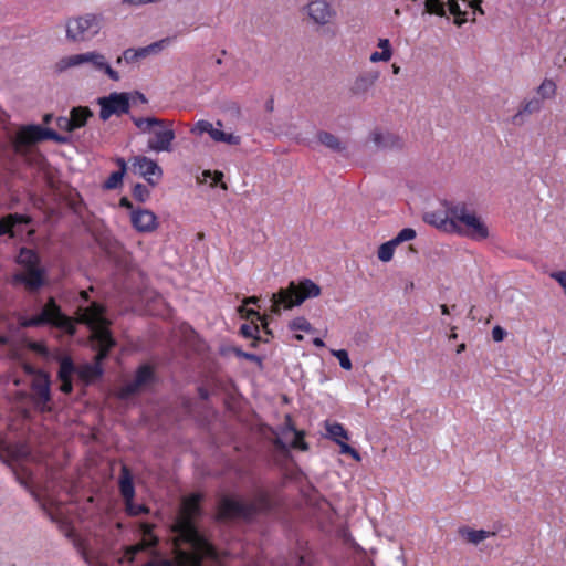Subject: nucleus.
Instances as JSON below:
<instances>
[{
    "label": "nucleus",
    "instance_id": "37998d69",
    "mask_svg": "<svg viewBox=\"0 0 566 566\" xmlns=\"http://www.w3.org/2000/svg\"><path fill=\"white\" fill-rule=\"evenodd\" d=\"M56 125L61 130L69 132V133L74 132L70 116L69 117H66V116L57 117Z\"/></svg>",
    "mask_w": 566,
    "mask_h": 566
},
{
    "label": "nucleus",
    "instance_id": "f3484780",
    "mask_svg": "<svg viewBox=\"0 0 566 566\" xmlns=\"http://www.w3.org/2000/svg\"><path fill=\"white\" fill-rule=\"evenodd\" d=\"M417 235L412 228L402 229L395 238L379 245L377 256L381 262L392 260L395 249L402 242L410 241Z\"/></svg>",
    "mask_w": 566,
    "mask_h": 566
},
{
    "label": "nucleus",
    "instance_id": "de8ad7c7",
    "mask_svg": "<svg viewBox=\"0 0 566 566\" xmlns=\"http://www.w3.org/2000/svg\"><path fill=\"white\" fill-rule=\"evenodd\" d=\"M551 277L559 283L566 294V271H557L551 273Z\"/></svg>",
    "mask_w": 566,
    "mask_h": 566
},
{
    "label": "nucleus",
    "instance_id": "bf43d9fd",
    "mask_svg": "<svg viewBox=\"0 0 566 566\" xmlns=\"http://www.w3.org/2000/svg\"><path fill=\"white\" fill-rule=\"evenodd\" d=\"M31 349H33V350L38 352L39 354H42V355H46L48 354L46 347L43 344H40V343H33L31 345Z\"/></svg>",
    "mask_w": 566,
    "mask_h": 566
},
{
    "label": "nucleus",
    "instance_id": "052dcab7",
    "mask_svg": "<svg viewBox=\"0 0 566 566\" xmlns=\"http://www.w3.org/2000/svg\"><path fill=\"white\" fill-rule=\"evenodd\" d=\"M24 370H25V373L28 375H32L33 378H36L39 373H44L43 370L36 369V368L32 367V366H25Z\"/></svg>",
    "mask_w": 566,
    "mask_h": 566
},
{
    "label": "nucleus",
    "instance_id": "dca6fc26",
    "mask_svg": "<svg viewBox=\"0 0 566 566\" xmlns=\"http://www.w3.org/2000/svg\"><path fill=\"white\" fill-rule=\"evenodd\" d=\"M170 41H171L170 38H165L159 41L153 42L151 44L144 46V48L126 49L123 52V59L125 60V63H127V64L136 63L140 60L146 59L149 55H156V54L160 53L165 48L168 46Z\"/></svg>",
    "mask_w": 566,
    "mask_h": 566
},
{
    "label": "nucleus",
    "instance_id": "20e7f679",
    "mask_svg": "<svg viewBox=\"0 0 566 566\" xmlns=\"http://www.w3.org/2000/svg\"><path fill=\"white\" fill-rule=\"evenodd\" d=\"M18 323L22 328L39 327L45 324H50L59 329L64 331L70 336H74L76 333V327L73 319L61 312L60 306L56 304L53 297L48 300L40 314L33 317L19 315Z\"/></svg>",
    "mask_w": 566,
    "mask_h": 566
},
{
    "label": "nucleus",
    "instance_id": "4c0bfd02",
    "mask_svg": "<svg viewBox=\"0 0 566 566\" xmlns=\"http://www.w3.org/2000/svg\"><path fill=\"white\" fill-rule=\"evenodd\" d=\"M124 175L123 171H114L109 175V177L106 179V181L104 182V188L105 189H116L117 187H119L123 182V178H124Z\"/></svg>",
    "mask_w": 566,
    "mask_h": 566
},
{
    "label": "nucleus",
    "instance_id": "ea45409f",
    "mask_svg": "<svg viewBox=\"0 0 566 566\" xmlns=\"http://www.w3.org/2000/svg\"><path fill=\"white\" fill-rule=\"evenodd\" d=\"M150 191L143 184H136L133 189V196L139 202H145L149 198Z\"/></svg>",
    "mask_w": 566,
    "mask_h": 566
},
{
    "label": "nucleus",
    "instance_id": "a19ab883",
    "mask_svg": "<svg viewBox=\"0 0 566 566\" xmlns=\"http://www.w3.org/2000/svg\"><path fill=\"white\" fill-rule=\"evenodd\" d=\"M290 328L292 331H303V332H312V325L304 317H296L290 324Z\"/></svg>",
    "mask_w": 566,
    "mask_h": 566
},
{
    "label": "nucleus",
    "instance_id": "4be33fe9",
    "mask_svg": "<svg viewBox=\"0 0 566 566\" xmlns=\"http://www.w3.org/2000/svg\"><path fill=\"white\" fill-rule=\"evenodd\" d=\"M130 221L139 232H151L157 228V218L154 212L147 209L132 211Z\"/></svg>",
    "mask_w": 566,
    "mask_h": 566
},
{
    "label": "nucleus",
    "instance_id": "412c9836",
    "mask_svg": "<svg viewBox=\"0 0 566 566\" xmlns=\"http://www.w3.org/2000/svg\"><path fill=\"white\" fill-rule=\"evenodd\" d=\"M423 220L428 224H431L446 232H452L455 224L453 223V217L451 216V206L446 211H428L423 214Z\"/></svg>",
    "mask_w": 566,
    "mask_h": 566
},
{
    "label": "nucleus",
    "instance_id": "72a5a7b5",
    "mask_svg": "<svg viewBox=\"0 0 566 566\" xmlns=\"http://www.w3.org/2000/svg\"><path fill=\"white\" fill-rule=\"evenodd\" d=\"M260 328L259 325L253 321L251 323H245L240 327V334L245 338H252L253 342L251 344L252 347L256 346L258 342H261L262 338L259 336Z\"/></svg>",
    "mask_w": 566,
    "mask_h": 566
},
{
    "label": "nucleus",
    "instance_id": "0eeeda50",
    "mask_svg": "<svg viewBox=\"0 0 566 566\" xmlns=\"http://www.w3.org/2000/svg\"><path fill=\"white\" fill-rule=\"evenodd\" d=\"M85 63H88L93 70L103 72L115 82L120 80L119 73L112 69L105 55L96 51L64 56L55 63L54 70L56 73H62L67 69L76 67Z\"/></svg>",
    "mask_w": 566,
    "mask_h": 566
},
{
    "label": "nucleus",
    "instance_id": "c9c22d12",
    "mask_svg": "<svg viewBox=\"0 0 566 566\" xmlns=\"http://www.w3.org/2000/svg\"><path fill=\"white\" fill-rule=\"evenodd\" d=\"M447 4L450 13L454 15V23L459 27L462 25L467 21V12L461 10L458 0H448Z\"/></svg>",
    "mask_w": 566,
    "mask_h": 566
},
{
    "label": "nucleus",
    "instance_id": "49530a36",
    "mask_svg": "<svg viewBox=\"0 0 566 566\" xmlns=\"http://www.w3.org/2000/svg\"><path fill=\"white\" fill-rule=\"evenodd\" d=\"M233 352L238 357H242L250 361L261 363V358L255 354L245 353L240 348H234Z\"/></svg>",
    "mask_w": 566,
    "mask_h": 566
},
{
    "label": "nucleus",
    "instance_id": "f8f14e48",
    "mask_svg": "<svg viewBox=\"0 0 566 566\" xmlns=\"http://www.w3.org/2000/svg\"><path fill=\"white\" fill-rule=\"evenodd\" d=\"M13 284H23L30 293L38 292L45 284V269L41 265L23 269L12 276Z\"/></svg>",
    "mask_w": 566,
    "mask_h": 566
},
{
    "label": "nucleus",
    "instance_id": "09e8293b",
    "mask_svg": "<svg viewBox=\"0 0 566 566\" xmlns=\"http://www.w3.org/2000/svg\"><path fill=\"white\" fill-rule=\"evenodd\" d=\"M239 313L241 314L242 317H245V318H251V317H256V319L262 318V316L260 315L259 312H256L255 310H252V308H249V310L245 308L244 304L239 307Z\"/></svg>",
    "mask_w": 566,
    "mask_h": 566
},
{
    "label": "nucleus",
    "instance_id": "1a4fd4ad",
    "mask_svg": "<svg viewBox=\"0 0 566 566\" xmlns=\"http://www.w3.org/2000/svg\"><path fill=\"white\" fill-rule=\"evenodd\" d=\"M97 103L101 106L99 117L104 122L113 115L127 114L130 108L128 93L114 92L108 96L99 97Z\"/></svg>",
    "mask_w": 566,
    "mask_h": 566
},
{
    "label": "nucleus",
    "instance_id": "13d9d810",
    "mask_svg": "<svg viewBox=\"0 0 566 566\" xmlns=\"http://www.w3.org/2000/svg\"><path fill=\"white\" fill-rule=\"evenodd\" d=\"M481 3L482 0H471L468 2V6L473 9V13L479 12L480 14H484Z\"/></svg>",
    "mask_w": 566,
    "mask_h": 566
},
{
    "label": "nucleus",
    "instance_id": "6e6d98bb",
    "mask_svg": "<svg viewBox=\"0 0 566 566\" xmlns=\"http://www.w3.org/2000/svg\"><path fill=\"white\" fill-rule=\"evenodd\" d=\"M61 380V391L64 392V394H70L72 392L73 390V385H72V378H67V379H60Z\"/></svg>",
    "mask_w": 566,
    "mask_h": 566
},
{
    "label": "nucleus",
    "instance_id": "c756f323",
    "mask_svg": "<svg viewBox=\"0 0 566 566\" xmlns=\"http://www.w3.org/2000/svg\"><path fill=\"white\" fill-rule=\"evenodd\" d=\"M133 123L142 133H151L155 127H164L166 120L157 117H132Z\"/></svg>",
    "mask_w": 566,
    "mask_h": 566
},
{
    "label": "nucleus",
    "instance_id": "0e129e2a",
    "mask_svg": "<svg viewBox=\"0 0 566 566\" xmlns=\"http://www.w3.org/2000/svg\"><path fill=\"white\" fill-rule=\"evenodd\" d=\"M119 205L122 207L127 208V209H132L133 208L132 202L127 198H125V197L120 199Z\"/></svg>",
    "mask_w": 566,
    "mask_h": 566
},
{
    "label": "nucleus",
    "instance_id": "2f4dec72",
    "mask_svg": "<svg viewBox=\"0 0 566 566\" xmlns=\"http://www.w3.org/2000/svg\"><path fill=\"white\" fill-rule=\"evenodd\" d=\"M17 263L20 264L23 269L39 266L40 256L38 253L31 249L22 248L17 258Z\"/></svg>",
    "mask_w": 566,
    "mask_h": 566
},
{
    "label": "nucleus",
    "instance_id": "b1692460",
    "mask_svg": "<svg viewBox=\"0 0 566 566\" xmlns=\"http://www.w3.org/2000/svg\"><path fill=\"white\" fill-rule=\"evenodd\" d=\"M44 128L39 125H29L20 129L17 135L18 145H31L44 140Z\"/></svg>",
    "mask_w": 566,
    "mask_h": 566
},
{
    "label": "nucleus",
    "instance_id": "aec40b11",
    "mask_svg": "<svg viewBox=\"0 0 566 566\" xmlns=\"http://www.w3.org/2000/svg\"><path fill=\"white\" fill-rule=\"evenodd\" d=\"M369 138L375 147L380 150L400 149L403 145L402 139L398 135L380 129L371 130Z\"/></svg>",
    "mask_w": 566,
    "mask_h": 566
},
{
    "label": "nucleus",
    "instance_id": "603ef678",
    "mask_svg": "<svg viewBox=\"0 0 566 566\" xmlns=\"http://www.w3.org/2000/svg\"><path fill=\"white\" fill-rule=\"evenodd\" d=\"M145 546H146L145 544H138V545H135V546H129V547H127V548H126V556H127V557H129L130 559H133V558H134V556H135L138 552H140V551L145 549Z\"/></svg>",
    "mask_w": 566,
    "mask_h": 566
},
{
    "label": "nucleus",
    "instance_id": "473e14b6",
    "mask_svg": "<svg viewBox=\"0 0 566 566\" xmlns=\"http://www.w3.org/2000/svg\"><path fill=\"white\" fill-rule=\"evenodd\" d=\"M57 361L60 363L59 379L72 378L75 373L77 374V367L70 356H59Z\"/></svg>",
    "mask_w": 566,
    "mask_h": 566
},
{
    "label": "nucleus",
    "instance_id": "a878e982",
    "mask_svg": "<svg viewBox=\"0 0 566 566\" xmlns=\"http://www.w3.org/2000/svg\"><path fill=\"white\" fill-rule=\"evenodd\" d=\"M542 108V99L534 97L530 101L524 102L521 105L520 111L512 117V123L514 125H523L525 122V116L539 112Z\"/></svg>",
    "mask_w": 566,
    "mask_h": 566
},
{
    "label": "nucleus",
    "instance_id": "6e6552de",
    "mask_svg": "<svg viewBox=\"0 0 566 566\" xmlns=\"http://www.w3.org/2000/svg\"><path fill=\"white\" fill-rule=\"evenodd\" d=\"M103 27V15L86 13L71 18L66 22V39L72 42H86L94 39Z\"/></svg>",
    "mask_w": 566,
    "mask_h": 566
},
{
    "label": "nucleus",
    "instance_id": "a211bd4d",
    "mask_svg": "<svg viewBox=\"0 0 566 566\" xmlns=\"http://www.w3.org/2000/svg\"><path fill=\"white\" fill-rule=\"evenodd\" d=\"M50 376L48 373H39L36 378H33L31 389L34 395L35 405L42 410H45V406L51 400L50 390Z\"/></svg>",
    "mask_w": 566,
    "mask_h": 566
},
{
    "label": "nucleus",
    "instance_id": "9d476101",
    "mask_svg": "<svg viewBox=\"0 0 566 566\" xmlns=\"http://www.w3.org/2000/svg\"><path fill=\"white\" fill-rule=\"evenodd\" d=\"M304 11L310 20L319 27L331 24L337 15L336 10L326 0H312Z\"/></svg>",
    "mask_w": 566,
    "mask_h": 566
},
{
    "label": "nucleus",
    "instance_id": "864d4df0",
    "mask_svg": "<svg viewBox=\"0 0 566 566\" xmlns=\"http://www.w3.org/2000/svg\"><path fill=\"white\" fill-rule=\"evenodd\" d=\"M378 46L381 49V52H387L389 54V59H391L392 50L388 39H379Z\"/></svg>",
    "mask_w": 566,
    "mask_h": 566
},
{
    "label": "nucleus",
    "instance_id": "f257e3e1",
    "mask_svg": "<svg viewBox=\"0 0 566 566\" xmlns=\"http://www.w3.org/2000/svg\"><path fill=\"white\" fill-rule=\"evenodd\" d=\"M199 494L185 497L174 531L179 539L188 545V549L178 548L176 560L179 566H203L205 559H217L216 548L199 533L195 526V518L200 515Z\"/></svg>",
    "mask_w": 566,
    "mask_h": 566
},
{
    "label": "nucleus",
    "instance_id": "774afa93",
    "mask_svg": "<svg viewBox=\"0 0 566 566\" xmlns=\"http://www.w3.org/2000/svg\"><path fill=\"white\" fill-rule=\"evenodd\" d=\"M158 566H174V564L168 559H163L160 562H157Z\"/></svg>",
    "mask_w": 566,
    "mask_h": 566
},
{
    "label": "nucleus",
    "instance_id": "338daca9",
    "mask_svg": "<svg viewBox=\"0 0 566 566\" xmlns=\"http://www.w3.org/2000/svg\"><path fill=\"white\" fill-rule=\"evenodd\" d=\"M259 301V298L256 296H250V297H247L244 301H243V304L244 305H248V304H256Z\"/></svg>",
    "mask_w": 566,
    "mask_h": 566
},
{
    "label": "nucleus",
    "instance_id": "4d7b16f0",
    "mask_svg": "<svg viewBox=\"0 0 566 566\" xmlns=\"http://www.w3.org/2000/svg\"><path fill=\"white\" fill-rule=\"evenodd\" d=\"M293 447L294 448H300L302 450H306L307 449V444L304 442L302 434L298 433V432L296 433L295 439L293 441Z\"/></svg>",
    "mask_w": 566,
    "mask_h": 566
},
{
    "label": "nucleus",
    "instance_id": "c85d7f7f",
    "mask_svg": "<svg viewBox=\"0 0 566 566\" xmlns=\"http://www.w3.org/2000/svg\"><path fill=\"white\" fill-rule=\"evenodd\" d=\"M460 535L470 544L478 545L481 542L485 541L490 536H493V532L484 531V530H472L469 527L460 528Z\"/></svg>",
    "mask_w": 566,
    "mask_h": 566
},
{
    "label": "nucleus",
    "instance_id": "f03ea898",
    "mask_svg": "<svg viewBox=\"0 0 566 566\" xmlns=\"http://www.w3.org/2000/svg\"><path fill=\"white\" fill-rule=\"evenodd\" d=\"M78 323L87 325L92 331L91 342L93 348L97 352L94 364H84L77 368L78 377L90 384L102 376L101 367L109 350L116 345L115 339L107 328V321L103 316V307L97 303H92L88 307L78 308Z\"/></svg>",
    "mask_w": 566,
    "mask_h": 566
},
{
    "label": "nucleus",
    "instance_id": "6ab92c4d",
    "mask_svg": "<svg viewBox=\"0 0 566 566\" xmlns=\"http://www.w3.org/2000/svg\"><path fill=\"white\" fill-rule=\"evenodd\" d=\"M133 166L151 186H155L163 176V170L156 161L146 156H136Z\"/></svg>",
    "mask_w": 566,
    "mask_h": 566
},
{
    "label": "nucleus",
    "instance_id": "c03bdc74",
    "mask_svg": "<svg viewBox=\"0 0 566 566\" xmlns=\"http://www.w3.org/2000/svg\"><path fill=\"white\" fill-rule=\"evenodd\" d=\"M337 444L340 447V452L343 454H349L353 457V459H355L356 461H360V455L359 453L354 449L352 448L349 444H347L346 442L344 441H339L337 442Z\"/></svg>",
    "mask_w": 566,
    "mask_h": 566
},
{
    "label": "nucleus",
    "instance_id": "cd10ccee",
    "mask_svg": "<svg viewBox=\"0 0 566 566\" xmlns=\"http://www.w3.org/2000/svg\"><path fill=\"white\" fill-rule=\"evenodd\" d=\"M91 117H93V112L87 106L73 107L70 112L74 130L85 126Z\"/></svg>",
    "mask_w": 566,
    "mask_h": 566
},
{
    "label": "nucleus",
    "instance_id": "bb28decb",
    "mask_svg": "<svg viewBox=\"0 0 566 566\" xmlns=\"http://www.w3.org/2000/svg\"><path fill=\"white\" fill-rule=\"evenodd\" d=\"M30 218L18 214V213H11L6 216L0 220V235L9 234L11 238L14 237V233L12 231L13 227L18 223H29Z\"/></svg>",
    "mask_w": 566,
    "mask_h": 566
},
{
    "label": "nucleus",
    "instance_id": "423d86ee",
    "mask_svg": "<svg viewBox=\"0 0 566 566\" xmlns=\"http://www.w3.org/2000/svg\"><path fill=\"white\" fill-rule=\"evenodd\" d=\"M266 494L259 493L253 502H243L230 496H223L218 505V520L228 521L235 518L249 520L260 511L269 509Z\"/></svg>",
    "mask_w": 566,
    "mask_h": 566
},
{
    "label": "nucleus",
    "instance_id": "680f3d73",
    "mask_svg": "<svg viewBox=\"0 0 566 566\" xmlns=\"http://www.w3.org/2000/svg\"><path fill=\"white\" fill-rule=\"evenodd\" d=\"M116 164L119 167L117 171H123V174H125L127 169L126 161L123 158H117Z\"/></svg>",
    "mask_w": 566,
    "mask_h": 566
},
{
    "label": "nucleus",
    "instance_id": "ddd939ff",
    "mask_svg": "<svg viewBox=\"0 0 566 566\" xmlns=\"http://www.w3.org/2000/svg\"><path fill=\"white\" fill-rule=\"evenodd\" d=\"M380 77L377 70H368L359 73L349 86V93L354 97L365 98L375 87Z\"/></svg>",
    "mask_w": 566,
    "mask_h": 566
},
{
    "label": "nucleus",
    "instance_id": "5fc2aeb1",
    "mask_svg": "<svg viewBox=\"0 0 566 566\" xmlns=\"http://www.w3.org/2000/svg\"><path fill=\"white\" fill-rule=\"evenodd\" d=\"M30 454V451L28 450V448L25 446H20L18 448H15V450L13 451V457L18 458V459H25L28 458Z\"/></svg>",
    "mask_w": 566,
    "mask_h": 566
},
{
    "label": "nucleus",
    "instance_id": "58836bf2",
    "mask_svg": "<svg viewBox=\"0 0 566 566\" xmlns=\"http://www.w3.org/2000/svg\"><path fill=\"white\" fill-rule=\"evenodd\" d=\"M332 355L338 359L339 365L343 369H345V370L352 369V367H353L352 361L349 359L348 353L345 349H334V350H332Z\"/></svg>",
    "mask_w": 566,
    "mask_h": 566
},
{
    "label": "nucleus",
    "instance_id": "5701e85b",
    "mask_svg": "<svg viewBox=\"0 0 566 566\" xmlns=\"http://www.w3.org/2000/svg\"><path fill=\"white\" fill-rule=\"evenodd\" d=\"M317 142L328 148L329 150L345 155L347 151V144L343 142L338 136L326 132V130H318L316 134Z\"/></svg>",
    "mask_w": 566,
    "mask_h": 566
},
{
    "label": "nucleus",
    "instance_id": "393cba45",
    "mask_svg": "<svg viewBox=\"0 0 566 566\" xmlns=\"http://www.w3.org/2000/svg\"><path fill=\"white\" fill-rule=\"evenodd\" d=\"M119 491L125 501V504H129L134 500L135 489L133 483V475L126 465H123L120 469Z\"/></svg>",
    "mask_w": 566,
    "mask_h": 566
},
{
    "label": "nucleus",
    "instance_id": "e433bc0d",
    "mask_svg": "<svg viewBox=\"0 0 566 566\" xmlns=\"http://www.w3.org/2000/svg\"><path fill=\"white\" fill-rule=\"evenodd\" d=\"M537 93L542 96L541 99L551 98L556 93V84L552 80H544L538 86Z\"/></svg>",
    "mask_w": 566,
    "mask_h": 566
},
{
    "label": "nucleus",
    "instance_id": "a18cd8bd",
    "mask_svg": "<svg viewBox=\"0 0 566 566\" xmlns=\"http://www.w3.org/2000/svg\"><path fill=\"white\" fill-rule=\"evenodd\" d=\"M126 510L130 515H140L147 512V507L145 505H136L133 501L129 504H126Z\"/></svg>",
    "mask_w": 566,
    "mask_h": 566
},
{
    "label": "nucleus",
    "instance_id": "2eb2a0df",
    "mask_svg": "<svg viewBox=\"0 0 566 566\" xmlns=\"http://www.w3.org/2000/svg\"><path fill=\"white\" fill-rule=\"evenodd\" d=\"M154 136L148 139L147 147L154 151H170L171 144L176 137L172 129V122L166 120L164 127H155L153 129Z\"/></svg>",
    "mask_w": 566,
    "mask_h": 566
},
{
    "label": "nucleus",
    "instance_id": "4468645a",
    "mask_svg": "<svg viewBox=\"0 0 566 566\" xmlns=\"http://www.w3.org/2000/svg\"><path fill=\"white\" fill-rule=\"evenodd\" d=\"M154 379L153 368L148 365L140 366L135 375V378L132 381H127L119 390V397L122 399H127L130 396L140 391L145 386H147Z\"/></svg>",
    "mask_w": 566,
    "mask_h": 566
},
{
    "label": "nucleus",
    "instance_id": "f704fd0d",
    "mask_svg": "<svg viewBox=\"0 0 566 566\" xmlns=\"http://www.w3.org/2000/svg\"><path fill=\"white\" fill-rule=\"evenodd\" d=\"M326 430L328 436L337 443L340 439L348 440V433L340 423H327Z\"/></svg>",
    "mask_w": 566,
    "mask_h": 566
},
{
    "label": "nucleus",
    "instance_id": "9b49d317",
    "mask_svg": "<svg viewBox=\"0 0 566 566\" xmlns=\"http://www.w3.org/2000/svg\"><path fill=\"white\" fill-rule=\"evenodd\" d=\"M193 135H202L207 133L210 138L216 143H224L231 146H238L241 144V137L232 133H226L220 128L213 127L209 120L200 119L190 129Z\"/></svg>",
    "mask_w": 566,
    "mask_h": 566
},
{
    "label": "nucleus",
    "instance_id": "3c124183",
    "mask_svg": "<svg viewBox=\"0 0 566 566\" xmlns=\"http://www.w3.org/2000/svg\"><path fill=\"white\" fill-rule=\"evenodd\" d=\"M506 336V332L501 326H495L492 329V338L494 342H502Z\"/></svg>",
    "mask_w": 566,
    "mask_h": 566
},
{
    "label": "nucleus",
    "instance_id": "69168bd1",
    "mask_svg": "<svg viewBox=\"0 0 566 566\" xmlns=\"http://www.w3.org/2000/svg\"><path fill=\"white\" fill-rule=\"evenodd\" d=\"M222 177H223V174H222V172H220V171H216V172H214L213 181L211 182V186H214V185H217L219 181H221Z\"/></svg>",
    "mask_w": 566,
    "mask_h": 566
},
{
    "label": "nucleus",
    "instance_id": "79ce46f5",
    "mask_svg": "<svg viewBox=\"0 0 566 566\" xmlns=\"http://www.w3.org/2000/svg\"><path fill=\"white\" fill-rule=\"evenodd\" d=\"M44 140L45 139H50V140H54L59 144H66L69 142V138L65 137V136H62L60 134H57L55 130L53 129H50V128H44Z\"/></svg>",
    "mask_w": 566,
    "mask_h": 566
},
{
    "label": "nucleus",
    "instance_id": "e2e57ef3",
    "mask_svg": "<svg viewBox=\"0 0 566 566\" xmlns=\"http://www.w3.org/2000/svg\"><path fill=\"white\" fill-rule=\"evenodd\" d=\"M261 321V324H262V327L264 329V333L269 336H272V332L269 329L268 327V322H266V318L264 316H262V318L260 319Z\"/></svg>",
    "mask_w": 566,
    "mask_h": 566
},
{
    "label": "nucleus",
    "instance_id": "7c9ffc66",
    "mask_svg": "<svg viewBox=\"0 0 566 566\" xmlns=\"http://www.w3.org/2000/svg\"><path fill=\"white\" fill-rule=\"evenodd\" d=\"M133 123L142 133H151L155 127H164L166 120L157 117H132Z\"/></svg>",
    "mask_w": 566,
    "mask_h": 566
},
{
    "label": "nucleus",
    "instance_id": "39448f33",
    "mask_svg": "<svg viewBox=\"0 0 566 566\" xmlns=\"http://www.w3.org/2000/svg\"><path fill=\"white\" fill-rule=\"evenodd\" d=\"M451 216L455 224L452 232L474 241H483L489 238V228L485 222L465 205L451 206Z\"/></svg>",
    "mask_w": 566,
    "mask_h": 566
},
{
    "label": "nucleus",
    "instance_id": "8fccbe9b",
    "mask_svg": "<svg viewBox=\"0 0 566 566\" xmlns=\"http://www.w3.org/2000/svg\"><path fill=\"white\" fill-rule=\"evenodd\" d=\"M390 59H389V54L387 52H373L369 56V61L373 62V63H377V62H388Z\"/></svg>",
    "mask_w": 566,
    "mask_h": 566
},
{
    "label": "nucleus",
    "instance_id": "7ed1b4c3",
    "mask_svg": "<svg viewBox=\"0 0 566 566\" xmlns=\"http://www.w3.org/2000/svg\"><path fill=\"white\" fill-rule=\"evenodd\" d=\"M321 295V287L310 279L301 280L298 283L291 281L285 289H280L272 294V312L280 314L281 308L290 310L301 305L305 300Z\"/></svg>",
    "mask_w": 566,
    "mask_h": 566
}]
</instances>
